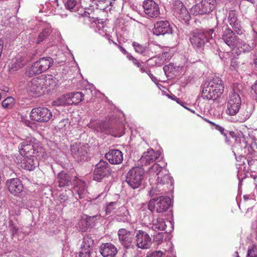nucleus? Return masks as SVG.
I'll list each match as a JSON object with an SVG mask.
<instances>
[{"label": "nucleus", "mask_w": 257, "mask_h": 257, "mask_svg": "<svg viewBox=\"0 0 257 257\" xmlns=\"http://www.w3.org/2000/svg\"><path fill=\"white\" fill-rule=\"evenodd\" d=\"M159 189L160 186L158 185L155 188H152L150 192L151 197H154L155 195L159 194V192L162 190V189L159 190Z\"/></svg>", "instance_id": "51"}, {"label": "nucleus", "mask_w": 257, "mask_h": 257, "mask_svg": "<svg viewBox=\"0 0 257 257\" xmlns=\"http://www.w3.org/2000/svg\"><path fill=\"white\" fill-rule=\"evenodd\" d=\"M224 84L219 77H215L205 83L202 91V97L208 100H215L224 91Z\"/></svg>", "instance_id": "2"}, {"label": "nucleus", "mask_w": 257, "mask_h": 257, "mask_svg": "<svg viewBox=\"0 0 257 257\" xmlns=\"http://www.w3.org/2000/svg\"><path fill=\"white\" fill-rule=\"evenodd\" d=\"M36 156H20L21 161H18V163L20 164L21 167L24 169L32 171L38 165V161L36 158Z\"/></svg>", "instance_id": "18"}, {"label": "nucleus", "mask_w": 257, "mask_h": 257, "mask_svg": "<svg viewBox=\"0 0 257 257\" xmlns=\"http://www.w3.org/2000/svg\"><path fill=\"white\" fill-rule=\"evenodd\" d=\"M52 112L47 108L38 107L32 109L30 117L34 121L46 122L52 118Z\"/></svg>", "instance_id": "9"}, {"label": "nucleus", "mask_w": 257, "mask_h": 257, "mask_svg": "<svg viewBox=\"0 0 257 257\" xmlns=\"http://www.w3.org/2000/svg\"><path fill=\"white\" fill-rule=\"evenodd\" d=\"M254 63L255 65L257 67V52L254 55Z\"/></svg>", "instance_id": "63"}, {"label": "nucleus", "mask_w": 257, "mask_h": 257, "mask_svg": "<svg viewBox=\"0 0 257 257\" xmlns=\"http://www.w3.org/2000/svg\"><path fill=\"white\" fill-rule=\"evenodd\" d=\"M53 62V59L50 57L41 58L26 68L25 74L29 77L39 75L47 70Z\"/></svg>", "instance_id": "5"}, {"label": "nucleus", "mask_w": 257, "mask_h": 257, "mask_svg": "<svg viewBox=\"0 0 257 257\" xmlns=\"http://www.w3.org/2000/svg\"><path fill=\"white\" fill-rule=\"evenodd\" d=\"M76 5V2L75 0H67L65 6L66 9L71 10L75 7Z\"/></svg>", "instance_id": "48"}, {"label": "nucleus", "mask_w": 257, "mask_h": 257, "mask_svg": "<svg viewBox=\"0 0 257 257\" xmlns=\"http://www.w3.org/2000/svg\"><path fill=\"white\" fill-rule=\"evenodd\" d=\"M106 159L112 164H119L123 161L122 152L118 150H111L105 155Z\"/></svg>", "instance_id": "22"}, {"label": "nucleus", "mask_w": 257, "mask_h": 257, "mask_svg": "<svg viewBox=\"0 0 257 257\" xmlns=\"http://www.w3.org/2000/svg\"><path fill=\"white\" fill-rule=\"evenodd\" d=\"M155 62L156 63V65L158 66H161L163 65L164 62V58H160L159 57L155 58Z\"/></svg>", "instance_id": "54"}, {"label": "nucleus", "mask_w": 257, "mask_h": 257, "mask_svg": "<svg viewBox=\"0 0 257 257\" xmlns=\"http://www.w3.org/2000/svg\"><path fill=\"white\" fill-rule=\"evenodd\" d=\"M88 144L75 143L71 145L70 151L73 158L78 161L85 160L88 153Z\"/></svg>", "instance_id": "12"}, {"label": "nucleus", "mask_w": 257, "mask_h": 257, "mask_svg": "<svg viewBox=\"0 0 257 257\" xmlns=\"http://www.w3.org/2000/svg\"><path fill=\"white\" fill-rule=\"evenodd\" d=\"M222 37V40L231 50H234L238 45L239 39L233 32L229 28H226L224 31Z\"/></svg>", "instance_id": "16"}, {"label": "nucleus", "mask_w": 257, "mask_h": 257, "mask_svg": "<svg viewBox=\"0 0 257 257\" xmlns=\"http://www.w3.org/2000/svg\"><path fill=\"white\" fill-rule=\"evenodd\" d=\"M144 176V170L142 167L132 168L127 173L126 182L133 189L139 188L142 185Z\"/></svg>", "instance_id": "6"}, {"label": "nucleus", "mask_w": 257, "mask_h": 257, "mask_svg": "<svg viewBox=\"0 0 257 257\" xmlns=\"http://www.w3.org/2000/svg\"><path fill=\"white\" fill-rule=\"evenodd\" d=\"M115 220L117 222H126L130 220V215L128 210L125 206H122L115 210Z\"/></svg>", "instance_id": "24"}, {"label": "nucleus", "mask_w": 257, "mask_h": 257, "mask_svg": "<svg viewBox=\"0 0 257 257\" xmlns=\"http://www.w3.org/2000/svg\"><path fill=\"white\" fill-rule=\"evenodd\" d=\"M239 93L240 90L238 88H234L230 92L226 110V113L227 114L234 115L238 113L241 103Z\"/></svg>", "instance_id": "7"}, {"label": "nucleus", "mask_w": 257, "mask_h": 257, "mask_svg": "<svg viewBox=\"0 0 257 257\" xmlns=\"http://www.w3.org/2000/svg\"><path fill=\"white\" fill-rule=\"evenodd\" d=\"M173 69V65L171 64H170L168 65H166L163 67L164 71L165 72L166 74H167L168 73L171 72Z\"/></svg>", "instance_id": "52"}, {"label": "nucleus", "mask_w": 257, "mask_h": 257, "mask_svg": "<svg viewBox=\"0 0 257 257\" xmlns=\"http://www.w3.org/2000/svg\"><path fill=\"white\" fill-rule=\"evenodd\" d=\"M58 200L61 203H63L68 200V196L64 193L61 194L58 197Z\"/></svg>", "instance_id": "53"}, {"label": "nucleus", "mask_w": 257, "mask_h": 257, "mask_svg": "<svg viewBox=\"0 0 257 257\" xmlns=\"http://www.w3.org/2000/svg\"><path fill=\"white\" fill-rule=\"evenodd\" d=\"M40 78H42L44 80L43 86L45 85L46 87H54L56 86L58 84V79L51 75H42Z\"/></svg>", "instance_id": "29"}, {"label": "nucleus", "mask_w": 257, "mask_h": 257, "mask_svg": "<svg viewBox=\"0 0 257 257\" xmlns=\"http://www.w3.org/2000/svg\"><path fill=\"white\" fill-rule=\"evenodd\" d=\"M69 102L70 104H77L84 99L85 94L82 92H75L69 93Z\"/></svg>", "instance_id": "28"}, {"label": "nucleus", "mask_w": 257, "mask_h": 257, "mask_svg": "<svg viewBox=\"0 0 257 257\" xmlns=\"http://www.w3.org/2000/svg\"><path fill=\"white\" fill-rule=\"evenodd\" d=\"M215 129H216L217 130H218V131H219L220 132V133L224 136V137H225V141L226 142L228 143V136H232V135L234 134V133L233 132H228L226 130H225V129L221 126L220 125H218V124H215Z\"/></svg>", "instance_id": "40"}, {"label": "nucleus", "mask_w": 257, "mask_h": 257, "mask_svg": "<svg viewBox=\"0 0 257 257\" xmlns=\"http://www.w3.org/2000/svg\"><path fill=\"white\" fill-rule=\"evenodd\" d=\"M166 226L164 219L161 217L153 218L152 223H150V227L155 231L165 230Z\"/></svg>", "instance_id": "26"}, {"label": "nucleus", "mask_w": 257, "mask_h": 257, "mask_svg": "<svg viewBox=\"0 0 257 257\" xmlns=\"http://www.w3.org/2000/svg\"><path fill=\"white\" fill-rule=\"evenodd\" d=\"M87 125L89 127L93 128L94 130L97 131H100L102 130V128L99 124V122L97 121L90 122V123H88Z\"/></svg>", "instance_id": "46"}, {"label": "nucleus", "mask_w": 257, "mask_h": 257, "mask_svg": "<svg viewBox=\"0 0 257 257\" xmlns=\"http://www.w3.org/2000/svg\"><path fill=\"white\" fill-rule=\"evenodd\" d=\"M203 7V9L205 14H208L213 11L214 9L216 2L215 0H202L200 2Z\"/></svg>", "instance_id": "30"}, {"label": "nucleus", "mask_w": 257, "mask_h": 257, "mask_svg": "<svg viewBox=\"0 0 257 257\" xmlns=\"http://www.w3.org/2000/svg\"><path fill=\"white\" fill-rule=\"evenodd\" d=\"M150 176H157V185L164 186L162 189V192H167L173 189V180L166 170H162V167L158 164H154L149 169ZM161 193H163L162 192Z\"/></svg>", "instance_id": "1"}, {"label": "nucleus", "mask_w": 257, "mask_h": 257, "mask_svg": "<svg viewBox=\"0 0 257 257\" xmlns=\"http://www.w3.org/2000/svg\"><path fill=\"white\" fill-rule=\"evenodd\" d=\"M40 77H36L28 81L26 86L28 93L33 97H38L43 93V81Z\"/></svg>", "instance_id": "10"}, {"label": "nucleus", "mask_w": 257, "mask_h": 257, "mask_svg": "<svg viewBox=\"0 0 257 257\" xmlns=\"http://www.w3.org/2000/svg\"><path fill=\"white\" fill-rule=\"evenodd\" d=\"M247 257H257V245L253 244L248 248Z\"/></svg>", "instance_id": "44"}, {"label": "nucleus", "mask_w": 257, "mask_h": 257, "mask_svg": "<svg viewBox=\"0 0 257 257\" xmlns=\"http://www.w3.org/2000/svg\"><path fill=\"white\" fill-rule=\"evenodd\" d=\"M2 106L6 109H12L15 105V100L13 97H8L2 103Z\"/></svg>", "instance_id": "35"}, {"label": "nucleus", "mask_w": 257, "mask_h": 257, "mask_svg": "<svg viewBox=\"0 0 257 257\" xmlns=\"http://www.w3.org/2000/svg\"><path fill=\"white\" fill-rule=\"evenodd\" d=\"M110 173L111 169L108 163L106 161L101 160L95 165L93 172V179L99 182L103 178L109 176Z\"/></svg>", "instance_id": "11"}, {"label": "nucleus", "mask_w": 257, "mask_h": 257, "mask_svg": "<svg viewBox=\"0 0 257 257\" xmlns=\"http://www.w3.org/2000/svg\"><path fill=\"white\" fill-rule=\"evenodd\" d=\"M164 235L162 233H158V235L155 237V239L156 241H158L159 243H160L161 241H162V240L163 239Z\"/></svg>", "instance_id": "56"}, {"label": "nucleus", "mask_w": 257, "mask_h": 257, "mask_svg": "<svg viewBox=\"0 0 257 257\" xmlns=\"http://www.w3.org/2000/svg\"><path fill=\"white\" fill-rule=\"evenodd\" d=\"M78 225L80 231H85L88 228L87 221L85 219H82L79 222Z\"/></svg>", "instance_id": "45"}, {"label": "nucleus", "mask_w": 257, "mask_h": 257, "mask_svg": "<svg viewBox=\"0 0 257 257\" xmlns=\"http://www.w3.org/2000/svg\"><path fill=\"white\" fill-rule=\"evenodd\" d=\"M140 69V70L142 72H146L147 73L148 71L147 70V68L145 67L142 64L139 65V67Z\"/></svg>", "instance_id": "59"}, {"label": "nucleus", "mask_w": 257, "mask_h": 257, "mask_svg": "<svg viewBox=\"0 0 257 257\" xmlns=\"http://www.w3.org/2000/svg\"><path fill=\"white\" fill-rule=\"evenodd\" d=\"M130 231L126 230L125 229H120L118 231V235L119 240L123 239V237L126 236L127 234L131 233Z\"/></svg>", "instance_id": "47"}, {"label": "nucleus", "mask_w": 257, "mask_h": 257, "mask_svg": "<svg viewBox=\"0 0 257 257\" xmlns=\"http://www.w3.org/2000/svg\"><path fill=\"white\" fill-rule=\"evenodd\" d=\"M70 122L68 118H63L61 120L57 125L58 128L62 131H65L67 128L69 126Z\"/></svg>", "instance_id": "38"}, {"label": "nucleus", "mask_w": 257, "mask_h": 257, "mask_svg": "<svg viewBox=\"0 0 257 257\" xmlns=\"http://www.w3.org/2000/svg\"><path fill=\"white\" fill-rule=\"evenodd\" d=\"M163 253L161 250L155 251L152 252H148L147 255L149 257H162Z\"/></svg>", "instance_id": "49"}, {"label": "nucleus", "mask_w": 257, "mask_h": 257, "mask_svg": "<svg viewBox=\"0 0 257 257\" xmlns=\"http://www.w3.org/2000/svg\"><path fill=\"white\" fill-rule=\"evenodd\" d=\"M172 32V28L167 21H160L154 24L153 33L155 35H164L171 34Z\"/></svg>", "instance_id": "17"}, {"label": "nucleus", "mask_w": 257, "mask_h": 257, "mask_svg": "<svg viewBox=\"0 0 257 257\" xmlns=\"http://www.w3.org/2000/svg\"><path fill=\"white\" fill-rule=\"evenodd\" d=\"M171 199L168 196H160L151 199L148 204V209L151 211L162 213L168 209L171 205Z\"/></svg>", "instance_id": "8"}, {"label": "nucleus", "mask_w": 257, "mask_h": 257, "mask_svg": "<svg viewBox=\"0 0 257 257\" xmlns=\"http://www.w3.org/2000/svg\"><path fill=\"white\" fill-rule=\"evenodd\" d=\"M173 11L174 14L178 18H180L185 22L190 20V14L181 1L176 0L173 2Z\"/></svg>", "instance_id": "15"}, {"label": "nucleus", "mask_w": 257, "mask_h": 257, "mask_svg": "<svg viewBox=\"0 0 257 257\" xmlns=\"http://www.w3.org/2000/svg\"><path fill=\"white\" fill-rule=\"evenodd\" d=\"M228 21L230 25L238 34H242L241 27L240 22L237 19L235 11H230L229 12Z\"/></svg>", "instance_id": "23"}, {"label": "nucleus", "mask_w": 257, "mask_h": 257, "mask_svg": "<svg viewBox=\"0 0 257 257\" xmlns=\"http://www.w3.org/2000/svg\"><path fill=\"white\" fill-rule=\"evenodd\" d=\"M51 29L50 27L45 28L39 35L37 43H39L44 40L51 33Z\"/></svg>", "instance_id": "37"}, {"label": "nucleus", "mask_w": 257, "mask_h": 257, "mask_svg": "<svg viewBox=\"0 0 257 257\" xmlns=\"http://www.w3.org/2000/svg\"><path fill=\"white\" fill-rule=\"evenodd\" d=\"M203 7L202 6L200 3L199 4H197L195 5L194 6H193L191 9V11L194 15H205L204 12H202V11H204V9H203Z\"/></svg>", "instance_id": "39"}, {"label": "nucleus", "mask_w": 257, "mask_h": 257, "mask_svg": "<svg viewBox=\"0 0 257 257\" xmlns=\"http://www.w3.org/2000/svg\"><path fill=\"white\" fill-rule=\"evenodd\" d=\"M75 181L74 191L77 193L80 199L84 198L87 194L85 183L81 180Z\"/></svg>", "instance_id": "25"}, {"label": "nucleus", "mask_w": 257, "mask_h": 257, "mask_svg": "<svg viewBox=\"0 0 257 257\" xmlns=\"http://www.w3.org/2000/svg\"><path fill=\"white\" fill-rule=\"evenodd\" d=\"M133 236L132 233H128L126 236L123 237V239H120L119 241L125 247L129 248L133 246Z\"/></svg>", "instance_id": "34"}, {"label": "nucleus", "mask_w": 257, "mask_h": 257, "mask_svg": "<svg viewBox=\"0 0 257 257\" xmlns=\"http://www.w3.org/2000/svg\"><path fill=\"white\" fill-rule=\"evenodd\" d=\"M174 97H175V98H173V99L176 100V101H177L178 103L180 104H181V105H182L184 107H185V108H186L187 109H188V110H190V111L191 112H192V113H195V111H194V110H192V109H190V108H187V107H186V106H185L183 105V104L181 103L180 101L179 100V99L178 98H177L176 97H175V96H174Z\"/></svg>", "instance_id": "58"}, {"label": "nucleus", "mask_w": 257, "mask_h": 257, "mask_svg": "<svg viewBox=\"0 0 257 257\" xmlns=\"http://www.w3.org/2000/svg\"><path fill=\"white\" fill-rule=\"evenodd\" d=\"M160 155L159 151L155 152L153 149H150L143 153L140 161L142 165L147 166L154 162Z\"/></svg>", "instance_id": "21"}, {"label": "nucleus", "mask_w": 257, "mask_h": 257, "mask_svg": "<svg viewBox=\"0 0 257 257\" xmlns=\"http://www.w3.org/2000/svg\"><path fill=\"white\" fill-rule=\"evenodd\" d=\"M98 249L103 257H115L118 252L116 247L109 242L101 244Z\"/></svg>", "instance_id": "19"}, {"label": "nucleus", "mask_w": 257, "mask_h": 257, "mask_svg": "<svg viewBox=\"0 0 257 257\" xmlns=\"http://www.w3.org/2000/svg\"><path fill=\"white\" fill-rule=\"evenodd\" d=\"M135 242L138 248L146 249L151 247L152 239L146 232L140 230L135 236Z\"/></svg>", "instance_id": "13"}, {"label": "nucleus", "mask_w": 257, "mask_h": 257, "mask_svg": "<svg viewBox=\"0 0 257 257\" xmlns=\"http://www.w3.org/2000/svg\"><path fill=\"white\" fill-rule=\"evenodd\" d=\"M214 29L195 30L191 34L190 41L193 47L199 52L203 50L205 44L213 38Z\"/></svg>", "instance_id": "4"}, {"label": "nucleus", "mask_w": 257, "mask_h": 257, "mask_svg": "<svg viewBox=\"0 0 257 257\" xmlns=\"http://www.w3.org/2000/svg\"><path fill=\"white\" fill-rule=\"evenodd\" d=\"M144 12L148 18H156L160 14V8L153 0H146L143 4Z\"/></svg>", "instance_id": "14"}, {"label": "nucleus", "mask_w": 257, "mask_h": 257, "mask_svg": "<svg viewBox=\"0 0 257 257\" xmlns=\"http://www.w3.org/2000/svg\"><path fill=\"white\" fill-rule=\"evenodd\" d=\"M20 121L23 122L26 126H30L31 122L28 119V117L26 115H20L19 117Z\"/></svg>", "instance_id": "50"}, {"label": "nucleus", "mask_w": 257, "mask_h": 257, "mask_svg": "<svg viewBox=\"0 0 257 257\" xmlns=\"http://www.w3.org/2000/svg\"><path fill=\"white\" fill-rule=\"evenodd\" d=\"M93 244V239L89 235H86L83 238L82 243L81 244L83 247H90Z\"/></svg>", "instance_id": "41"}, {"label": "nucleus", "mask_w": 257, "mask_h": 257, "mask_svg": "<svg viewBox=\"0 0 257 257\" xmlns=\"http://www.w3.org/2000/svg\"><path fill=\"white\" fill-rule=\"evenodd\" d=\"M9 228L12 237H14L16 235H18L19 234V227L12 220H10L9 221Z\"/></svg>", "instance_id": "36"}, {"label": "nucleus", "mask_w": 257, "mask_h": 257, "mask_svg": "<svg viewBox=\"0 0 257 257\" xmlns=\"http://www.w3.org/2000/svg\"><path fill=\"white\" fill-rule=\"evenodd\" d=\"M251 89H252V91H253V92L255 94V99L257 102V80L255 81V82L254 83V84L251 86Z\"/></svg>", "instance_id": "55"}, {"label": "nucleus", "mask_w": 257, "mask_h": 257, "mask_svg": "<svg viewBox=\"0 0 257 257\" xmlns=\"http://www.w3.org/2000/svg\"><path fill=\"white\" fill-rule=\"evenodd\" d=\"M19 151L21 156L43 157L44 153V149L40 146L39 142L32 136L23 140L19 145Z\"/></svg>", "instance_id": "3"}, {"label": "nucleus", "mask_w": 257, "mask_h": 257, "mask_svg": "<svg viewBox=\"0 0 257 257\" xmlns=\"http://www.w3.org/2000/svg\"><path fill=\"white\" fill-rule=\"evenodd\" d=\"M91 14H92L91 13H89L88 11H84V12L82 14V15L84 17L93 18V17L92 16H91Z\"/></svg>", "instance_id": "57"}, {"label": "nucleus", "mask_w": 257, "mask_h": 257, "mask_svg": "<svg viewBox=\"0 0 257 257\" xmlns=\"http://www.w3.org/2000/svg\"><path fill=\"white\" fill-rule=\"evenodd\" d=\"M69 97V95H68V93L63 95L53 102L54 104L57 106L65 105L66 104L71 105L70 102H69L70 97Z\"/></svg>", "instance_id": "33"}, {"label": "nucleus", "mask_w": 257, "mask_h": 257, "mask_svg": "<svg viewBox=\"0 0 257 257\" xmlns=\"http://www.w3.org/2000/svg\"><path fill=\"white\" fill-rule=\"evenodd\" d=\"M57 179L60 187L68 186L71 182V177L64 171H61L58 174Z\"/></svg>", "instance_id": "27"}, {"label": "nucleus", "mask_w": 257, "mask_h": 257, "mask_svg": "<svg viewBox=\"0 0 257 257\" xmlns=\"http://www.w3.org/2000/svg\"><path fill=\"white\" fill-rule=\"evenodd\" d=\"M133 62L134 64L136 65L138 67H139V65H141L142 63H140L138 60H137L135 58H133Z\"/></svg>", "instance_id": "61"}, {"label": "nucleus", "mask_w": 257, "mask_h": 257, "mask_svg": "<svg viewBox=\"0 0 257 257\" xmlns=\"http://www.w3.org/2000/svg\"><path fill=\"white\" fill-rule=\"evenodd\" d=\"M119 205L117 202H111L109 203L106 206L105 211L106 214H109L112 212H114V210L118 207Z\"/></svg>", "instance_id": "42"}, {"label": "nucleus", "mask_w": 257, "mask_h": 257, "mask_svg": "<svg viewBox=\"0 0 257 257\" xmlns=\"http://www.w3.org/2000/svg\"><path fill=\"white\" fill-rule=\"evenodd\" d=\"M249 117V114H246L245 115L243 116V117L241 118V120L242 121H245Z\"/></svg>", "instance_id": "62"}, {"label": "nucleus", "mask_w": 257, "mask_h": 257, "mask_svg": "<svg viewBox=\"0 0 257 257\" xmlns=\"http://www.w3.org/2000/svg\"><path fill=\"white\" fill-rule=\"evenodd\" d=\"M148 75L149 76L150 78L155 82H156L157 80L156 78L150 72V70H148V72H147Z\"/></svg>", "instance_id": "60"}, {"label": "nucleus", "mask_w": 257, "mask_h": 257, "mask_svg": "<svg viewBox=\"0 0 257 257\" xmlns=\"http://www.w3.org/2000/svg\"><path fill=\"white\" fill-rule=\"evenodd\" d=\"M90 247H83L81 245V250L79 253V256L80 257H90Z\"/></svg>", "instance_id": "43"}, {"label": "nucleus", "mask_w": 257, "mask_h": 257, "mask_svg": "<svg viewBox=\"0 0 257 257\" xmlns=\"http://www.w3.org/2000/svg\"><path fill=\"white\" fill-rule=\"evenodd\" d=\"M256 44L257 42H256L252 43L251 45H250L245 42L241 41V42H239L238 45L236 47L237 48L240 52L246 53L251 51L256 47Z\"/></svg>", "instance_id": "31"}, {"label": "nucleus", "mask_w": 257, "mask_h": 257, "mask_svg": "<svg viewBox=\"0 0 257 257\" xmlns=\"http://www.w3.org/2000/svg\"><path fill=\"white\" fill-rule=\"evenodd\" d=\"M119 48H120V50H121V51L122 53H126V51L125 50V49L124 48L122 47L121 46H120Z\"/></svg>", "instance_id": "64"}, {"label": "nucleus", "mask_w": 257, "mask_h": 257, "mask_svg": "<svg viewBox=\"0 0 257 257\" xmlns=\"http://www.w3.org/2000/svg\"><path fill=\"white\" fill-rule=\"evenodd\" d=\"M7 186L10 192L15 196L18 195L23 190L24 187L20 180L18 178H13L8 180Z\"/></svg>", "instance_id": "20"}, {"label": "nucleus", "mask_w": 257, "mask_h": 257, "mask_svg": "<svg viewBox=\"0 0 257 257\" xmlns=\"http://www.w3.org/2000/svg\"><path fill=\"white\" fill-rule=\"evenodd\" d=\"M133 46L136 52L141 54L143 56H149L150 51L148 48L137 42H133Z\"/></svg>", "instance_id": "32"}]
</instances>
